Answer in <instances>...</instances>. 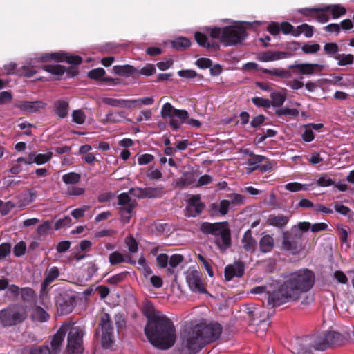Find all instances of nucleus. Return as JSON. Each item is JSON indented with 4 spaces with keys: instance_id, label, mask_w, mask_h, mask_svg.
<instances>
[{
    "instance_id": "nucleus-41",
    "label": "nucleus",
    "mask_w": 354,
    "mask_h": 354,
    "mask_svg": "<svg viewBox=\"0 0 354 354\" xmlns=\"http://www.w3.org/2000/svg\"><path fill=\"white\" fill-rule=\"evenodd\" d=\"M80 180V175L74 173L70 172L63 175L62 180L67 185H73L78 183Z\"/></svg>"
},
{
    "instance_id": "nucleus-60",
    "label": "nucleus",
    "mask_w": 354,
    "mask_h": 354,
    "mask_svg": "<svg viewBox=\"0 0 354 354\" xmlns=\"http://www.w3.org/2000/svg\"><path fill=\"white\" fill-rule=\"evenodd\" d=\"M11 245L8 243L0 245V260L4 259L10 253Z\"/></svg>"
},
{
    "instance_id": "nucleus-50",
    "label": "nucleus",
    "mask_w": 354,
    "mask_h": 354,
    "mask_svg": "<svg viewBox=\"0 0 354 354\" xmlns=\"http://www.w3.org/2000/svg\"><path fill=\"white\" fill-rule=\"evenodd\" d=\"M15 206V203L12 201L4 203L0 200V212L2 215L8 214Z\"/></svg>"
},
{
    "instance_id": "nucleus-30",
    "label": "nucleus",
    "mask_w": 354,
    "mask_h": 354,
    "mask_svg": "<svg viewBox=\"0 0 354 354\" xmlns=\"http://www.w3.org/2000/svg\"><path fill=\"white\" fill-rule=\"evenodd\" d=\"M324 10H328L333 18L337 19L346 14V10L339 4H332L324 6Z\"/></svg>"
},
{
    "instance_id": "nucleus-45",
    "label": "nucleus",
    "mask_w": 354,
    "mask_h": 354,
    "mask_svg": "<svg viewBox=\"0 0 354 354\" xmlns=\"http://www.w3.org/2000/svg\"><path fill=\"white\" fill-rule=\"evenodd\" d=\"M196 183L197 181L193 174H187L183 176L178 183L180 184L181 187H183L189 185L194 186Z\"/></svg>"
},
{
    "instance_id": "nucleus-11",
    "label": "nucleus",
    "mask_w": 354,
    "mask_h": 354,
    "mask_svg": "<svg viewBox=\"0 0 354 354\" xmlns=\"http://www.w3.org/2000/svg\"><path fill=\"white\" fill-rule=\"evenodd\" d=\"M39 62H46L50 59L59 62L66 61L70 64L78 65L82 62V58L77 55H68L64 53H47L35 59Z\"/></svg>"
},
{
    "instance_id": "nucleus-10",
    "label": "nucleus",
    "mask_w": 354,
    "mask_h": 354,
    "mask_svg": "<svg viewBox=\"0 0 354 354\" xmlns=\"http://www.w3.org/2000/svg\"><path fill=\"white\" fill-rule=\"evenodd\" d=\"M26 314L22 309L8 308L0 311V320L4 326H12L23 321Z\"/></svg>"
},
{
    "instance_id": "nucleus-2",
    "label": "nucleus",
    "mask_w": 354,
    "mask_h": 354,
    "mask_svg": "<svg viewBox=\"0 0 354 354\" xmlns=\"http://www.w3.org/2000/svg\"><path fill=\"white\" fill-rule=\"evenodd\" d=\"M315 274L308 269H301L290 274L286 281L270 296L269 302L274 305L297 300L302 293L310 290L314 285Z\"/></svg>"
},
{
    "instance_id": "nucleus-22",
    "label": "nucleus",
    "mask_w": 354,
    "mask_h": 354,
    "mask_svg": "<svg viewBox=\"0 0 354 354\" xmlns=\"http://www.w3.org/2000/svg\"><path fill=\"white\" fill-rule=\"evenodd\" d=\"M310 226L311 224L309 222H299L291 227L290 232L295 239H301L303 233L308 232Z\"/></svg>"
},
{
    "instance_id": "nucleus-18",
    "label": "nucleus",
    "mask_w": 354,
    "mask_h": 354,
    "mask_svg": "<svg viewBox=\"0 0 354 354\" xmlns=\"http://www.w3.org/2000/svg\"><path fill=\"white\" fill-rule=\"evenodd\" d=\"M176 111L170 103H165L161 110V116L163 118H169V124L174 129H177L180 127V123L177 120L174 119V112Z\"/></svg>"
},
{
    "instance_id": "nucleus-24",
    "label": "nucleus",
    "mask_w": 354,
    "mask_h": 354,
    "mask_svg": "<svg viewBox=\"0 0 354 354\" xmlns=\"http://www.w3.org/2000/svg\"><path fill=\"white\" fill-rule=\"evenodd\" d=\"M69 104L65 100H58L55 104V114L59 118H64L68 115Z\"/></svg>"
},
{
    "instance_id": "nucleus-25",
    "label": "nucleus",
    "mask_w": 354,
    "mask_h": 354,
    "mask_svg": "<svg viewBox=\"0 0 354 354\" xmlns=\"http://www.w3.org/2000/svg\"><path fill=\"white\" fill-rule=\"evenodd\" d=\"M289 218V216L282 214L270 215L268 219V223L270 225L277 227H282L288 223Z\"/></svg>"
},
{
    "instance_id": "nucleus-62",
    "label": "nucleus",
    "mask_w": 354,
    "mask_h": 354,
    "mask_svg": "<svg viewBox=\"0 0 354 354\" xmlns=\"http://www.w3.org/2000/svg\"><path fill=\"white\" fill-rule=\"evenodd\" d=\"M248 313L249 316L252 317L253 320L266 317L260 308H254L252 310H249Z\"/></svg>"
},
{
    "instance_id": "nucleus-54",
    "label": "nucleus",
    "mask_w": 354,
    "mask_h": 354,
    "mask_svg": "<svg viewBox=\"0 0 354 354\" xmlns=\"http://www.w3.org/2000/svg\"><path fill=\"white\" fill-rule=\"evenodd\" d=\"M105 74V71L102 68L93 69L88 73V76L91 79H101Z\"/></svg>"
},
{
    "instance_id": "nucleus-4",
    "label": "nucleus",
    "mask_w": 354,
    "mask_h": 354,
    "mask_svg": "<svg viewBox=\"0 0 354 354\" xmlns=\"http://www.w3.org/2000/svg\"><path fill=\"white\" fill-rule=\"evenodd\" d=\"M204 30L212 39H218L225 46H234L242 42L246 37V29L243 23L236 22L233 25L219 27H205Z\"/></svg>"
},
{
    "instance_id": "nucleus-19",
    "label": "nucleus",
    "mask_w": 354,
    "mask_h": 354,
    "mask_svg": "<svg viewBox=\"0 0 354 354\" xmlns=\"http://www.w3.org/2000/svg\"><path fill=\"white\" fill-rule=\"evenodd\" d=\"M244 272V267L241 263H235L233 265L227 266L225 269V277L230 281L234 277H241Z\"/></svg>"
},
{
    "instance_id": "nucleus-29",
    "label": "nucleus",
    "mask_w": 354,
    "mask_h": 354,
    "mask_svg": "<svg viewBox=\"0 0 354 354\" xmlns=\"http://www.w3.org/2000/svg\"><path fill=\"white\" fill-rule=\"evenodd\" d=\"M260 250L262 252H270L274 247V239L270 235L263 236L259 241Z\"/></svg>"
},
{
    "instance_id": "nucleus-35",
    "label": "nucleus",
    "mask_w": 354,
    "mask_h": 354,
    "mask_svg": "<svg viewBox=\"0 0 354 354\" xmlns=\"http://www.w3.org/2000/svg\"><path fill=\"white\" fill-rule=\"evenodd\" d=\"M272 99L271 104L273 106L279 107L281 106L286 100L285 91L282 92H272L270 94Z\"/></svg>"
},
{
    "instance_id": "nucleus-6",
    "label": "nucleus",
    "mask_w": 354,
    "mask_h": 354,
    "mask_svg": "<svg viewBox=\"0 0 354 354\" xmlns=\"http://www.w3.org/2000/svg\"><path fill=\"white\" fill-rule=\"evenodd\" d=\"M335 333H328L326 338L322 337H305L304 338L296 339L292 349L297 354H304L311 351V348H314L317 350H324L326 344L328 343V339L334 337Z\"/></svg>"
},
{
    "instance_id": "nucleus-31",
    "label": "nucleus",
    "mask_w": 354,
    "mask_h": 354,
    "mask_svg": "<svg viewBox=\"0 0 354 354\" xmlns=\"http://www.w3.org/2000/svg\"><path fill=\"white\" fill-rule=\"evenodd\" d=\"M263 71L269 75L277 76L282 79H289L292 77L291 73L284 68L264 69Z\"/></svg>"
},
{
    "instance_id": "nucleus-39",
    "label": "nucleus",
    "mask_w": 354,
    "mask_h": 354,
    "mask_svg": "<svg viewBox=\"0 0 354 354\" xmlns=\"http://www.w3.org/2000/svg\"><path fill=\"white\" fill-rule=\"evenodd\" d=\"M139 191L141 192V196H145L149 198L158 197L161 195L162 193L161 188L149 187L145 189H139Z\"/></svg>"
},
{
    "instance_id": "nucleus-7",
    "label": "nucleus",
    "mask_w": 354,
    "mask_h": 354,
    "mask_svg": "<svg viewBox=\"0 0 354 354\" xmlns=\"http://www.w3.org/2000/svg\"><path fill=\"white\" fill-rule=\"evenodd\" d=\"M82 330L77 326H71L68 335L66 354H81L82 347Z\"/></svg>"
},
{
    "instance_id": "nucleus-26",
    "label": "nucleus",
    "mask_w": 354,
    "mask_h": 354,
    "mask_svg": "<svg viewBox=\"0 0 354 354\" xmlns=\"http://www.w3.org/2000/svg\"><path fill=\"white\" fill-rule=\"evenodd\" d=\"M59 274V270L57 267H52L47 269L45 272V279L42 283L44 288H46L53 281H55Z\"/></svg>"
},
{
    "instance_id": "nucleus-48",
    "label": "nucleus",
    "mask_w": 354,
    "mask_h": 354,
    "mask_svg": "<svg viewBox=\"0 0 354 354\" xmlns=\"http://www.w3.org/2000/svg\"><path fill=\"white\" fill-rule=\"evenodd\" d=\"M174 119L177 120L180 125L186 122L188 119V113L185 110L176 109L174 112Z\"/></svg>"
},
{
    "instance_id": "nucleus-23",
    "label": "nucleus",
    "mask_w": 354,
    "mask_h": 354,
    "mask_svg": "<svg viewBox=\"0 0 354 354\" xmlns=\"http://www.w3.org/2000/svg\"><path fill=\"white\" fill-rule=\"evenodd\" d=\"M194 36L196 42L200 46L215 50L219 48V45L217 43L214 41H208L206 35L201 32H196Z\"/></svg>"
},
{
    "instance_id": "nucleus-33",
    "label": "nucleus",
    "mask_w": 354,
    "mask_h": 354,
    "mask_svg": "<svg viewBox=\"0 0 354 354\" xmlns=\"http://www.w3.org/2000/svg\"><path fill=\"white\" fill-rule=\"evenodd\" d=\"M277 290H273L272 288L270 286L269 287H264V286H257L254 288H252L250 292L253 294H265L268 297V304L269 305H272L273 306H275L276 305H274L273 304H270L269 302L270 296L273 294V292H277Z\"/></svg>"
},
{
    "instance_id": "nucleus-59",
    "label": "nucleus",
    "mask_w": 354,
    "mask_h": 354,
    "mask_svg": "<svg viewBox=\"0 0 354 354\" xmlns=\"http://www.w3.org/2000/svg\"><path fill=\"white\" fill-rule=\"evenodd\" d=\"M183 260V257L178 254H175L171 256L169 263V265L174 268L179 265Z\"/></svg>"
},
{
    "instance_id": "nucleus-5",
    "label": "nucleus",
    "mask_w": 354,
    "mask_h": 354,
    "mask_svg": "<svg viewBox=\"0 0 354 354\" xmlns=\"http://www.w3.org/2000/svg\"><path fill=\"white\" fill-rule=\"evenodd\" d=\"M201 230L203 233L215 236V242L221 250H225L230 245V232L227 223H204Z\"/></svg>"
},
{
    "instance_id": "nucleus-38",
    "label": "nucleus",
    "mask_w": 354,
    "mask_h": 354,
    "mask_svg": "<svg viewBox=\"0 0 354 354\" xmlns=\"http://www.w3.org/2000/svg\"><path fill=\"white\" fill-rule=\"evenodd\" d=\"M335 59L337 60V64L343 66L353 64L354 56L351 54H339Z\"/></svg>"
},
{
    "instance_id": "nucleus-52",
    "label": "nucleus",
    "mask_w": 354,
    "mask_h": 354,
    "mask_svg": "<svg viewBox=\"0 0 354 354\" xmlns=\"http://www.w3.org/2000/svg\"><path fill=\"white\" fill-rule=\"evenodd\" d=\"M125 243L130 252L135 253L138 251V243L133 237H127L125 239Z\"/></svg>"
},
{
    "instance_id": "nucleus-49",
    "label": "nucleus",
    "mask_w": 354,
    "mask_h": 354,
    "mask_svg": "<svg viewBox=\"0 0 354 354\" xmlns=\"http://www.w3.org/2000/svg\"><path fill=\"white\" fill-rule=\"evenodd\" d=\"M320 49V46L318 44H305L301 47V50L306 54L315 53Z\"/></svg>"
},
{
    "instance_id": "nucleus-16",
    "label": "nucleus",
    "mask_w": 354,
    "mask_h": 354,
    "mask_svg": "<svg viewBox=\"0 0 354 354\" xmlns=\"http://www.w3.org/2000/svg\"><path fill=\"white\" fill-rule=\"evenodd\" d=\"M67 326H63L54 335L51 341V353L58 354L61 351V346L64 340L65 333L67 330Z\"/></svg>"
},
{
    "instance_id": "nucleus-9",
    "label": "nucleus",
    "mask_w": 354,
    "mask_h": 354,
    "mask_svg": "<svg viewBox=\"0 0 354 354\" xmlns=\"http://www.w3.org/2000/svg\"><path fill=\"white\" fill-rule=\"evenodd\" d=\"M118 205L121 206L122 221L124 223H129L136 205V201L131 199L127 193H122L118 196Z\"/></svg>"
},
{
    "instance_id": "nucleus-56",
    "label": "nucleus",
    "mask_w": 354,
    "mask_h": 354,
    "mask_svg": "<svg viewBox=\"0 0 354 354\" xmlns=\"http://www.w3.org/2000/svg\"><path fill=\"white\" fill-rule=\"evenodd\" d=\"M26 250V243L23 241H20L17 243L14 248V254L17 257H20L24 254Z\"/></svg>"
},
{
    "instance_id": "nucleus-44",
    "label": "nucleus",
    "mask_w": 354,
    "mask_h": 354,
    "mask_svg": "<svg viewBox=\"0 0 354 354\" xmlns=\"http://www.w3.org/2000/svg\"><path fill=\"white\" fill-rule=\"evenodd\" d=\"M109 260L110 264L113 266L124 262L126 261V258L120 252L115 251L110 254Z\"/></svg>"
},
{
    "instance_id": "nucleus-20",
    "label": "nucleus",
    "mask_w": 354,
    "mask_h": 354,
    "mask_svg": "<svg viewBox=\"0 0 354 354\" xmlns=\"http://www.w3.org/2000/svg\"><path fill=\"white\" fill-rule=\"evenodd\" d=\"M45 103L42 101H34V102H28L25 101L19 103L17 105V107L21 110L28 112V113H35L42 109L45 106Z\"/></svg>"
},
{
    "instance_id": "nucleus-36",
    "label": "nucleus",
    "mask_w": 354,
    "mask_h": 354,
    "mask_svg": "<svg viewBox=\"0 0 354 354\" xmlns=\"http://www.w3.org/2000/svg\"><path fill=\"white\" fill-rule=\"evenodd\" d=\"M31 317L32 319L38 322H45L48 318L46 311L40 307H35L32 309Z\"/></svg>"
},
{
    "instance_id": "nucleus-64",
    "label": "nucleus",
    "mask_w": 354,
    "mask_h": 354,
    "mask_svg": "<svg viewBox=\"0 0 354 354\" xmlns=\"http://www.w3.org/2000/svg\"><path fill=\"white\" fill-rule=\"evenodd\" d=\"M50 350L48 346H44L37 348H31L29 354H50Z\"/></svg>"
},
{
    "instance_id": "nucleus-57",
    "label": "nucleus",
    "mask_w": 354,
    "mask_h": 354,
    "mask_svg": "<svg viewBox=\"0 0 354 354\" xmlns=\"http://www.w3.org/2000/svg\"><path fill=\"white\" fill-rule=\"evenodd\" d=\"M230 208L232 207L227 199L222 200L220 202L218 205V211L221 215L227 214Z\"/></svg>"
},
{
    "instance_id": "nucleus-32",
    "label": "nucleus",
    "mask_w": 354,
    "mask_h": 354,
    "mask_svg": "<svg viewBox=\"0 0 354 354\" xmlns=\"http://www.w3.org/2000/svg\"><path fill=\"white\" fill-rule=\"evenodd\" d=\"M243 245L245 250L248 251H254L256 248V241L252 237L250 230L247 231L242 239Z\"/></svg>"
},
{
    "instance_id": "nucleus-51",
    "label": "nucleus",
    "mask_w": 354,
    "mask_h": 354,
    "mask_svg": "<svg viewBox=\"0 0 354 354\" xmlns=\"http://www.w3.org/2000/svg\"><path fill=\"white\" fill-rule=\"evenodd\" d=\"M52 155L50 151L46 153H36V164L42 165L48 162L51 159Z\"/></svg>"
},
{
    "instance_id": "nucleus-12",
    "label": "nucleus",
    "mask_w": 354,
    "mask_h": 354,
    "mask_svg": "<svg viewBox=\"0 0 354 354\" xmlns=\"http://www.w3.org/2000/svg\"><path fill=\"white\" fill-rule=\"evenodd\" d=\"M101 326L102 330V346L104 348H110L114 340L113 336V328L111 326L109 315L104 314L102 317Z\"/></svg>"
},
{
    "instance_id": "nucleus-61",
    "label": "nucleus",
    "mask_w": 354,
    "mask_h": 354,
    "mask_svg": "<svg viewBox=\"0 0 354 354\" xmlns=\"http://www.w3.org/2000/svg\"><path fill=\"white\" fill-rule=\"evenodd\" d=\"M154 102L153 97H146L140 99L135 100V102L138 108H140L142 105H150Z\"/></svg>"
},
{
    "instance_id": "nucleus-3",
    "label": "nucleus",
    "mask_w": 354,
    "mask_h": 354,
    "mask_svg": "<svg viewBox=\"0 0 354 354\" xmlns=\"http://www.w3.org/2000/svg\"><path fill=\"white\" fill-rule=\"evenodd\" d=\"M221 331L222 328L219 324L200 323L185 332L182 344L190 353H195L205 344L216 340L220 337Z\"/></svg>"
},
{
    "instance_id": "nucleus-8",
    "label": "nucleus",
    "mask_w": 354,
    "mask_h": 354,
    "mask_svg": "<svg viewBox=\"0 0 354 354\" xmlns=\"http://www.w3.org/2000/svg\"><path fill=\"white\" fill-rule=\"evenodd\" d=\"M186 283L191 291L206 293V288L200 272L194 268H189L184 273Z\"/></svg>"
},
{
    "instance_id": "nucleus-53",
    "label": "nucleus",
    "mask_w": 354,
    "mask_h": 354,
    "mask_svg": "<svg viewBox=\"0 0 354 354\" xmlns=\"http://www.w3.org/2000/svg\"><path fill=\"white\" fill-rule=\"evenodd\" d=\"M137 263L138 265V268L143 270L145 275H149L151 274L152 272L149 268L147 261L142 256L139 258Z\"/></svg>"
},
{
    "instance_id": "nucleus-47",
    "label": "nucleus",
    "mask_w": 354,
    "mask_h": 354,
    "mask_svg": "<svg viewBox=\"0 0 354 354\" xmlns=\"http://www.w3.org/2000/svg\"><path fill=\"white\" fill-rule=\"evenodd\" d=\"M285 189L292 192H298L300 190H306L307 186L302 185L297 182L289 183L285 185Z\"/></svg>"
},
{
    "instance_id": "nucleus-21",
    "label": "nucleus",
    "mask_w": 354,
    "mask_h": 354,
    "mask_svg": "<svg viewBox=\"0 0 354 354\" xmlns=\"http://www.w3.org/2000/svg\"><path fill=\"white\" fill-rule=\"evenodd\" d=\"M289 53L279 51H268L259 55V60L261 62H272L288 57Z\"/></svg>"
},
{
    "instance_id": "nucleus-14",
    "label": "nucleus",
    "mask_w": 354,
    "mask_h": 354,
    "mask_svg": "<svg viewBox=\"0 0 354 354\" xmlns=\"http://www.w3.org/2000/svg\"><path fill=\"white\" fill-rule=\"evenodd\" d=\"M324 68V65L318 64H298L289 66V68H295L297 72L306 75H312L321 72Z\"/></svg>"
},
{
    "instance_id": "nucleus-27",
    "label": "nucleus",
    "mask_w": 354,
    "mask_h": 354,
    "mask_svg": "<svg viewBox=\"0 0 354 354\" xmlns=\"http://www.w3.org/2000/svg\"><path fill=\"white\" fill-rule=\"evenodd\" d=\"M266 158L263 156L256 155L253 156L251 158H250L248 162V167H247V173L250 174L255 169L260 167L259 164L264 161Z\"/></svg>"
},
{
    "instance_id": "nucleus-34",
    "label": "nucleus",
    "mask_w": 354,
    "mask_h": 354,
    "mask_svg": "<svg viewBox=\"0 0 354 354\" xmlns=\"http://www.w3.org/2000/svg\"><path fill=\"white\" fill-rule=\"evenodd\" d=\"M227 200L229 201L231 207H234L244 204L245 198L241 194L233 193L227 196Z\"/></svg>"
},
{
    "instance_id": "nucleus-13",
    "label": "nucleus",
    "mask_w": 354,
    "mask_h": 354,
    "mask_svg": "<svg viewBox=\"0 0 354 354\" xmlns=\"http://www.w3.org/2000/svg\"><path fill=\"white\" fill-rule=\"evenodd\" d=\"M282 246L292 254H299L304 248L301 239H295L292 234L289 236L287 232L283 233Z\"/></svg>"
},
{
    "instance_id": "nucleus-42",
    "label": "nucleus",
    "mask_w": 354,
    "mask_h": 354,
    "mask_svg": "<svg viewBox=\"0 0 354 354\" xmlns=\"http://www.w3.org/2000/svg\"><path fill=\"white\" fill-rule=\"evenodd\" d=\"M133 71V68L132 66L126 65V66H115L113 68V72L115 74L127 76L129 74L132 73Z\"/></svg>"
},
{
    "instance_id": "nucleus-58",
    "label": "nucleus",
    "mask_w": 354,
    "mask_h": 354,
    "mask_svg": "<svg viewBox=\"0 0 354 354\" xmlns=\"http://www.w3.org/2000/svg\"><path fill=\"white\" fill-rule=\"evenodd\" d=\"M147 177L151 180L159 179L162 177V174L158 169L151 167L147 173Z\"/></svg>"
},
{
    "instance_id": "nucleus-17",
    "label": "nucleus",
    "mask_w": 354,
    "mask_h": 354,
    "mask_svg": "<svg viewBox=\"0 0 354 354\" xmlns=\"http://www.w3.org/2000/svg\"><path fill=\"white\" fill-rule=\"evenodd\" d=\"M301 12L305 15L310 16L322 23H325L328 20L327 15L328 10H324V6L321 8L302 9Z\"/></svg>"
},
{
    "instance_id": "nucleus-15",
    "label": "nucleus",
    "mask_w": 354,
    "mask_h": 354,
    "mask_svg": "<svg viewBox=\"0 0 354 354\" xmlns=\"http://www.w3.org/2000/svg\"><path fill=\"white\" fill-rule=\"evenodd\" d=\"M204 208V205L201 202L199 196H192L186 207V215L187 216L195 217L198 215Z\"/></svg>"
},
{
    "instance_id": "nucleus-63",
    "label": "nucleus",
    "mask_w": 354,
    "mask_h": 354,
    "mask_svg": "<svg viewBox=\"0 0 354 354\" xmlns=\"http://www.w3.org/2000/svg\"><path fill=\"white\" fill-rule=\"evenodd\" d=\"M88 209V206H83L80 208L75 209L71 212V215L76 219L82 218L84 216L86 211Z\"/></svg>"
},
{
    "instance_id": "nucleus-40",
    "label": "nucleus",
    "mask_w": 354,
    "mask_h": 354,
    "mask_svg": "<svg viewBox=\"0 0 354 354\" xmlns=\"http://www.w3.org/2000/svg\"><path fill=\"white\" fill-rule=\"evenodd\" d=\"M172 46L178 50H183L190 46V41L186 37H178L171 41Z\"/></svg>"
},
{
    "instance_id": "nucleus-28",
    "label": "nucleus",
    "mask_w": 354,
    "mask_h": 354,
    "mask_svg": "<svg viewBox=\"0 0 354 354\" xmlns=\"http://www.w3.org/2000/svg\"><path fill=\"white\" fill-rule=\"evenodd\" d=\"M36 195L37 192L32 190L21 194L19 197V205L20 207L28 205L35 201Z\"/></svg>"
},
{
    "instance_id": "nucleus-43",
    "label": "nucleus",
    "mask_w": 354,
    "mask_h": 354,
    "mask_svg": "<svg viewBox=\"0 0 354 354\" xmlns=\"http://www.w3.org/2000/svg\"><path fill=\"white\" fill-rule=\"evenodd\" d=\"M44 69L47 72L57 76L63 75L65 71L64 67L59 64L47 65L44 67Z\"/></svg>"
},
{
    "instance_id": "nucleus-1",
    "label": "nucleus",
    "mask_w": 354,
    "mask_h": 354,
    "mask_svg": "<svg viewBox=\"0 0 354 354\" xmlns=\"http://www.w3.org/2000/svg\"><path fill=\"white\" fill-rule=\"evenodd\" d=\"M143 313L148 319L145 333L151 344L162 350L171 348L176 342V330L172 322L149 304L144 306Z\"/></svg>"
},
{
    "instance_id": "nucleus-55",
    "label": "nucleus",
    "mask_w": 354,
    "mask_h": 354,
    "mask_svg": "<svg viewBox=\"0 0 354 354\" xmlns=\"http://www.w3.org/2000/svg\"><path fill=\"white\" fill-rule=\"evenodd\" d=\"M252 101L257 106L268 108L271 106L270 101L267 99L256 97H253Z\"/></svg>"
},
{
    "instance_id": "nucleus-46",
    "label": "nucleus",
    "mask_w": 354,
    "mask_h": 354,
    "mask_svg": "<svg viewBox=\"0 0 354 354\" xmlns=\"http://www.w3.org/2000/svg\"><path fill=\"white\" fill-rule=\"evenodd\" d=\"M73 121L77 124H82L86 120V115L82 110H74L72 113Z\"/></svg>"
},
{
    "instance_id": "nucleus-37",
    "label": "nucleus",
    "mask_w": 354,
    "mask_h": 354,
    "mask_svg": "<svg viewBox=\"0 0 354 354\" xmlns=\"http://www.w3.org/2000/svg\"><path fill=\"white\" fill-rule=\"evenodd\" d=\"M73 300L71 298H69L63 303L57 301V305L60 313L63 315L70 313L73 309Z\"/></svg>"
}]
</instances>
